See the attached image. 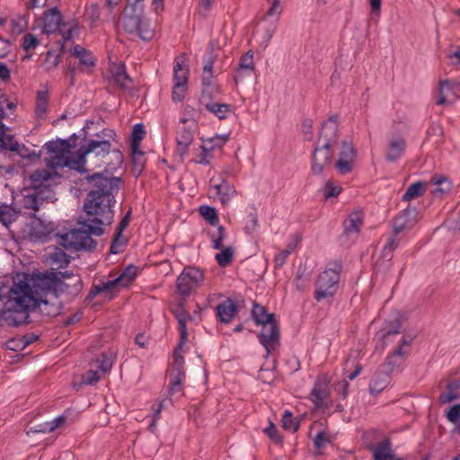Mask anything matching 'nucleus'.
<instances>
[{
  "label": "nucleus",
  "mask_w": 460,
  "mask_h": 460,
  "mask_svg": "<svg viewBox=\"0 0 460 460\" xmlns=\"http://www.w3.org/2000/svg\"><path fill=\"white\" fill-rule=\"evenodd\" d=\"M83 280L81 277L74 278V280L59 279L52 273L33 272L29 281L18 283V293L21 294L13 302L16 306L22 309V317L19 322L29 319V313L40 305H48L49 301L45 298L49 295L59 298L66 295L69 300H74L83 290Z\"/></svg>",
  "instance_id": "obj_1"
},
{
  "label": "nucleus",
  "mask_w": 460,
  "mask_h": 460,
  "mask_svg": "<svg viewBox=\"0 0 460 460\" xmlns=\"http://www.w3.org/2000/svg\"><path fill=\"white\" fill-rule=\"evenodd\" d=\"M77 146H43L45 147L44 163L46 169H37L30 176L33 189L46 188L52 192L49 181L54 177L60 178L64 168L78 172H86V155L94 152L102 146H81L76 153L71 151Z\"/></svg>",
  "instance_id": "obj_2"
},
{
  "label": "nucleus",
  "mask_w": 460,
  "mask_h": 460,
  "mask_svg": "<svg viewBox=\"0 0 460 460\" xmlns=\"http://www.w3.org/2000/svg\"><path fill=\"white\" fill-rule=\"evenodd\" d=\"M85 180L90 190L84 201L83 210L86 215L84 219L94 226L110 225L114 216V191L119 190L121 178L94 172L87 175Z\"/></svg>",
  "instance_id": "obj_3"
},
{
  "label": "nucleus",
  "mask_w": 460,
  "mask_h": 460,
  "mask_svg": "<svg viewBox=\"0 0 460 460\" xmlns=\"http://www.w3.org/2000/svg\"><path fill=\"white\" fill-rule=\"evenodd\" d=\"M78 224L81 226L79 228H74L59 235L60 244L74 252H93L97 246V242L91 235L101 236L104 233V229L101 226H94L84 218L79 219Z\"/></svg>",
  "instance_id": "obj_4"
},
{
  "label": "nucleus",
  "mask_w": 460,
  "mask_h": 460,
  "mask_svg": "<svg viewBox=\"0 0 460 460\" xmlns=\"http://www.w3.org/2000/svg\"><path fill=\"white\" fill-rule=\"evenodd\" d=\"M175 317L179 323L180 340L177 348L174 349V395H183V385L186 379L184 369V359L181 356L178 355V351L182 349L183 345L187 341L188 332L186 323L192 321L193 317L184 308V302L179 301L177 309L174 310Z\"/></svg>",
  "instance_id": "obj_5"
},
{
  "label": "nucleus",
  "mask_w": 460,
  "mask_h": 460,
  "mask_svg": "<svg viewBox=\"0 0 460 460\" xmlns=\"http://www.w3.org/2000/svg\"><path fill=\"white\" fill-rule=\"evenodd\" d=\"M58 31L62 36L60 51H63L64 42L71 40L75 35L78 34L79 27L74 20L65 22L60 11L57 7H52L44 12L42 32L51 34Z\"/></svg>",
  "instance_id": "obj_6"
},
{
  "label": "nucleus",
  "mask_w": 460,
  "mask_h": 460,
  "mask_svg": "<svg viewBox=\"0 0 460 460\" xmlns=\"http://www.w3.org/2000/svg\"><path fill=\"white\" fill-rule=\"evenodd\" d=\"M367 449L372 452L374 460H400L393 452L391 438H384L380 429H372L363 434Z\"/></svg>",
  "instance_id": "obj_7"
},
{
  "label": "nucleus",
  "mask_w": 460,
  "mask_h": 460,
  "mask_svg": "<svg viewBox=\"0 0 460 460\" xmlns=\"http://www.w3.org/2000/svg\"><path fill=\"white\" fill-rule=\"evenodd\" d=\"M144 13V12H138V9L136 11L130 6H125L119 23L127 33H137L143 40H150L154 36V31L146 24Z\"/></svg>",
  "instance_id": "obj_8"
},
{
  "label": "nucleus",
  "mask_w": 460,
  "mask_h": 460,
  "mask_svg": "<svg viewBox=\"0 0 460 460\" xmlns=\"http://www.w3.org/2000/svg\"><path fill=\"white\" fill-rule=\"evenodd\" d=\"M341 266L335 263V268L326 269L319 274L315 286L316 289L314 297L320 302L323 299L332 298L336 294L341 279Z\"/></svg>",
  "instance_id": "obj_9"
},
{
  "label": "nucleus",
  "mask_w": 460,
  "mask_h": 460,
  "mask_svg": "<svg viewBox=\"0 0 460 460\" xmlns=\"http://www.w3.org/2000/svg\"><path fill=\"white\" fill-rule=\"evenodd\" d=\"M189 76V60L185 54H181L174 59V102H182L186 99Z\"/></svg>",
  "instance_id": "obj_10"
},
{
  "label": "nucleus",
  "mask_w": 460,
  "mask_h": 460,
  "mask_svg": "<svg viewBox=\"0 0 460 460\" xmlns=\"http://www.w3.org/2000/svg\"><path fill=\"white\" fill-rule=\"evenodd\" d=\"M204 281L203 271L196 267H185L180 276L177 278V292L180 296H189Z\"/></svg>",
  "instance_id": "obj_11"
},
{
  "label": "nucleus",
  "mask_w": 460,
  "mask_h": 460,
  "mask_svg": "<svg viewBox=\"0 0 460 460\" xmlns=\"http://www.w3.org/2000/svg\"><path fill=\"white\" fill-rule=\"evenodd\" d=\"M18 284H15L10 289V296L6 303L4 304V309L0 311V322L4 321L8 326H20L24 323H28L29 320L24 319L22 322H19L22 316V309L14 305L16 297L21 294L18 293Z\"/></svg>",
  "instance_id": "obj_12"
},
{
  "label": "nucleus",
  "mask_w": 460,
  "mask_h": 460,
  "mask_svg": "<svg viewBox=\"0 0 460 460\" xmlns=\"http://www.w3.org/2000/svg\"><path fill=\"white\" fill-rule=\"evenodd\" d=\"M102 125L100 121H86L85 125L80 129L78 134H72L70 138L63 139L57 138L56 140L51 139L47 141L45 144H85L89 142V139H93L97 137V134L101 133Z\"/></svg>",
  "instance_id": "obj_13"
},
{
  "label": "nucleus",
  "mask_w": 460,
  "mask_h": 460,
  "mask_svg": "<svg viewBox=\"0 0 460 460\" xmlns=\"http://www.w3.org/2000/svg\"><path fill=\"white\" fill-rule=\"evenodd\" d=\"M260 343L266 351V357L274 350L279 342V328L277 321L261 325V331L257 334Z\"/></svg>",
  "instance_id": "obj_14"
},
{
  "label": "nucleus",
  "mask_w": 460,
  "mask_h": 460,
  "mask_svg": "<svg viewBox=\"0 0 460 460\" xmlns=\"http://www.w3.org/2000/svg\"><path fill=\"white\" fill-rule=\"evenodd\" d=\"M332 146H316L313 153L312 170L314 174H321L326 165L332 163Z\"/></svg>",
  "instance_id": "obj_15"
},
{
  "label": "nucleus",
  "mask_w": 460,
  "mask_h": 460,
  "mask_svg": "<svg viewBox=\"0 0 460 460\" xmlns=\"http://www.w3.org/2000/svg\"><path fill=\"white\" fill-rule=\"evenodd\" d=\"M363 226V217L358 211L352 212L343 222V233L341 240L344 243L343 239L354 240L358 237L361 227Z\"/></svg>",
  "instance_id": "obj_16"
},
{
  "label": "nucleus",
  "mask_w": 460,
  "mask_h": 460,
  "mask_svg": "<svg viewBox=\"0 0 460 460\" xmlns=\"http://www.w3.org/2000/svg\"><path fill=\"white\" fill-rule=\"evenodd\" d=\"M356 158L357 150L354 148V146H341L335 167L341 174H347L352 171Z\"/></svg>",
  "instance_id": "obj_17"
},
{
  "label": "nucleus",
  "mask_w": 460,
  "mask_h": 460,
  "mask_svg": "<svg viewBox=\"0 0 460 460\" xmlns=\"http://www.w3.org/2000/svg\"><path fill=\"white\" fill-rule=\"evenodd\" d=\"M34 192L23 196L22 207L27 209L38 211L44 200L50 199L54 192H49L46 188L34 189Z\"/></svg>",
  "instance_id": "obj_18"
},
{
  "label": "nucleus",
  "mask_w": 460,
  "mask_h": 460,
  "mask_svg": "<svg viewBox=\"0 0 460 460\" xmlns=\"http://www.w3.org/2000/svg\"><path fill=\"white\" fill-rule=\"evenodd\" d=\"M338 137V116L332 115L322 124L319 132L321 144H335Z\"/></svg>",
  "instance_id": "obj_19"
},
{
  "label": "nucleus",
  "mask_w": 460,
  "mask_h": 460,
  "mask_svg": "<svg viewBox=\"0 0 460 460\" xmlns=\"http://www.w3.org/2000/svg\"><path fill=\"white\" fill-rule=\"evenodd\" d=\"M330 380L327 375L318 376L311 391V401L315 406H320L329 396Z\"/></svg>",
  "instance_id": "obj_20"
},
{
  "label": "nucleus",
  "mask_w": 460,
  "mask_h": 460,
  "mask_svg": "<svg viewBox=\"0 0 460 460\" xmlns=\"http://www.w3.org/2000/svg\"><path fill=\"white\" fill-rule=\"evenodd\" d=\"M238 305L231 298H226L216 306L217 319L224 324H229L238 314Z\"/></svg>",
  "instance_id": "obj_21"
},
{
  "label": "nucleus",
  "mask_w": 460,
  "mask_h": 460,
  "mask_svg": "<svg viewBox=\"0 0 460 460\" xmlns=\"http://www.w3.org/2000/svg\"><path fill=\"white\" fill-rule=\"evenodd\" d=\"M102 146L101 147H102ZM110 147L111 146H107ZM102 152H103V160L102 163L105 164V170L102 172L104 175L110 176V174H112L114 171H116L119 167L121 166L123 163V154L121 151L118 149L105 150L104 148H102Z\"/></svg>",
  "instance_id": "obj_22"
},
{
  "label": "nucleus",
  "mask_w": 460,
  "mask_h": 460,
  "mask_svg": "<svg viewBox=\"0 0 460 460\" xmlns=\"http://www.w3.org/2000/svg\"><path fill=\"white\" fill-rule=\"evenodd\" d=\"M73 55L79 60V69L84 71L95 66V60L92 53L85 48L75 45L74 47Z\"/></svg>",
  "instance_id": "obj_23"
},
{
  "label": "nucleus",
  "mask_w": 460,
  "mask_h": 460,
  "mask_svg": "<svg viewBox=\"0 0 460 460\" xmlns=\"http://www.w3.org/2000/svg\"><path fill=\"white\" fill-rule=\"evenodd\" d=\"M211 183L223 204L228 202L235 195L234 187L225 179H221L217 183L212 179Z\"/></svg>",
  "instance_id": "obj_24"
},
{
  "label": "nucleus",
  "mask_w": 460,
  "mask_h": 460,
  "mask_svg": "<svg viewBox=\"0 0 460 460\" xmlns=\"http://www.w3.org/2000/svg\"><path fill=\"white\" fill-rule=\"evenodd\" d=\"M131 146V159H132V172L136 177L140 176L143 172L146 158L145 152L140 150V146Z\"/></svg>",
  "instance_id": "obj_25"
},
{
  "label": "nucleus",
  "mask_w": 460,
  "mask_h": 460,
  "mask_svg": "<svg viewBox=\"0 0 460 460\" xmlns=\"http://www.w3.org/2000/svg\"><path fill=\"white\" fill-rule=\"evenodd\" d=\"M389 376L386 373L376 372L369 382V392L376 396L384 391L389 385Z\"/></svg>",
  "instance_id": "obj_26"
},
{
  "label": "nucleus",
  "mask_w": 460,
  "mask_h": 460,
  "mask_svg": "<svg viewBox=\"0 0 460 460\" xmlns=\"http://www.w3.org/2000/svg\"><path fill=\"white\" fill-rule=\"evenodd\" d=\"M20 211L13 205L0 202V223L5 227H9L19 217Z\"/></svg>",
  "instance_id": "obj_27"
},
{
  "label": "nucleus",
  "mask_w": 460,
  "mask_h": 460,
  "mask_svg": "<svg viewBox=\"0 0 460 460\" xmlns=\"http://www.w3.org/2000/svg\"><path fill=\"white\" fill-rule=\"evenodd\" d=\"M3 150H9L16 153L19 156L23 159H27L29 163L32 164L40 158L42 151L36 153L35 151H30L27 146H0Z\"/></svg>",
  "instance_id": "obj_28"
},
{
  "label": "nucleus",
  "mask_w": 460,
  "mask_h": 460,
  "mask_svg": "<svg viewBox=\"0 0 460 460\" xmlns=\"http://www.w3.org/2000/svg\"><path fill=\"white\" fill-rule=\"evenodd\" d=\"M252 317L257 325H262L276 321L274 314H269L264 306L257 303H253Z\"/></svg>",
  "instance_id": "obj_29"
},
{
  "label": "nucleus",
  "mask_w": 460,
  "mask_h": 460,
  "mask_svg": "<svg viewBox=\"0 0 460 460\" xmlns=\"http://www.w3.org/2000/svg\"><path fill=\"white\" fill-rule=\"evenodd\" d=\"M454 92H460V82L455 84H451L448 81H442L439 84L438 89V98L436 101L438 105L447 104L449 101L447 100L448 94Z\"/></svg>",
  "instance_id": "obj_30"
},
{
  "label": "nucleus",
  "mask_w": 460,
  "mask_h": 460,
  "mask_svg": "<svg viewBox=\"0 0 460 460\" xmlns=\"http://www.w3.org/2000/svg\"><path fill=\"white\" fill-rule=\"evenodd\" d=\"M204 108L217 116L219 119H225L232 113L231 106L226 103L209 102L204 106Z\"/></svg>",
  "instance_id": "obj_31"
},
{
  "label": "nucleus",
  "mask_w": 460,
  "mask_h": 460,
  "mask_svg": "<svg viewBox=\"0 0 460 460\" xmlns=\"http://www.w3.org/2000/svg\"><path fill=\"white\" fill-rule=\"evenodd\" d=\"M116 354L111 351L101 353L96 358L97 369L102 373L110 372L116 361Z\"/></svg>",
  "instance_id": "obj_32"
},
{
  "label": "nucleus",
  "mask_w": 460,
  "mask_h": 460,
  "mask_svg": "<svg viewBox=\"0 0 460 460\" xmlns=\"http://www.w3.org/2000/svg\"><path fill=\"white\" fill-rule=\"evenodd\" d=\"M114 83L122 89H128L132 83L124 65H119L112 74Z\"/></svg>",
  "instance_id": "obj_33"
},
{
  "label": "nucleus",
  "mask_w": 460,
  "mask_h": 460,
  "mask_svg": "<svg viewBox=\"0 0 460 460\" xmlns=\"http://www.w3.org/2000/svg\"><path fill=\"white\" fill-rule=\"evenodd\" d=\"M183 124H187L183 128L181 137L176 144H191L194 141V134L197 125L193 119H182Z\"/></svg>",
  "instance_id": "obj_34"
},
{
  "label": "nucleus",
  "mask_w": 460,
  "mask_h": 460,
  "mask_svg": "<svg viewBox=\"0 0 460 460\" xmlns=\"http://www.w3.org/2000/svg\"><path fill=\"white\" fill-rule=\"evenodd\" d=\"M138 274V268L133 264L128 265L118 276L120 281V288L130 286Z\"/></svg>",
  "instance_id": "obj_35"
},
{
  "label": "nucleus",
  "mask_w": 460,
  "mask_h": 460,
  "mask_svg": "<svg viewBox=\"0 0 460 460\" xmlns=\"http://www.w3.org/2000/svg\"><path fill=\"white\" fill-rule=\"evenodd\" d=\"M213 150L214 146H210L209 148L207 147V146H199V147L194 150L191 161L196 164L208 165L210 163L209 157L211 156V153Z\"/></svg>",
  "instance_id": "obj_36"
},
{
  "label": "nucleus",
  "mask_w": 460,
  "mask_h": 460,
  "mask_svg": "<svg viewBox=\"0 0 460 460\" xmlns=\"http://www.w3.org/2000/svg\"><path fill=\"white\" fill-rule=\"evenodd\" d=\"M238 66L239 68L234 77L235 81H237L239 77L243 76V72L248 71L251 73L253 71V54L252 53V51H248L247 53L241 57Z\"/></svg>",
  "instance_id": "obj_37"
},
{
  "label": "nucleus",
  "mask_w": 460,
  "mask_h": 460,
  "mask_svg": "<svg viewBox=\"0 0 460 460\" xmlns=\"http://www.w3.org/2000/svg\"><path fill=\"white\" fill-rule=\"evenodd\" d=\"M426 190V184L421 181H417L411 184L404 194L402 195V200L410 201L416 198L422 196Z\"/></svg>",
  "instance_id": "obj_38"
},
{
  "label": "nucleus",
  "mask_w": 460,
  "mask_h": 460,
  "mask_svg": "<svg viewBox=\"0 0 460 460\" xmlns=\"http://www.w3.org/2000/svg\"><path fill=\"white\" fill-rule=\"evenodd\" d=\"M407 351L402 350V347H398L394 351L386 357V365L389 371H394L395 367H399L403 362V356Z\"/></svg>",
  "instance_id": "obj_39"
},
{
  "label": "nucleus",
  "mask_w": 460,
  "mask_h": 460,
  "mask_svg": "<svg viewBox=\"0 0 460 460\" xmlns=\"http://www.w3.org/2000/svg\"><path fill=\"white\" fill-rule=\"evenodd\" d=\"M112 141H116L115 131L109 128H102L101 133L93 139H89L86 144H111Z\"/></svg>",
  "instance_id": "obj_40"
},
{
  "label": "nucleus",
  "mask_w": 460,
  "mask_h": 460,
  "mask_svg": "<svg viewBox=\"0 0 460 460\" xmlns=\"http://www.w3.org/2000/svg\"><path fill=\"white\" fill-rule=\"evenodd\" d=\"M400 239L394 235H390L385 244L384 245L381 252V256L383 259L386 260L387 261L391 262L393 259V253L394 251L399 246Z\"/></svg>",
  "instance_id": "obj_41"
},
{
  "label": "nucleus",
  "mask_w": 460,
  "mask_h": 460,
  "mask_svg": "<svg viewBox=\"0 0 460 460\" xmlns=\"http://www.w3.org/2000/svg\"><path fill=\"white\" fill-rule=\"evenodd\" d=\"M200 104L205 106L208 102H213V97L218 93L219 89L217 84L201 85Z\"/></svg>",
  "instance_id": "obj_42"
},
{
  "label": "nucleus",
  "mask_w": 460,
  "mask_h": 460,
  "mask_svg": "<svg viewBox=\"0 0 460 460\" xmlns=\"http://www.w3.org/2000/svg\"><path fill=\"white\" fill-rule=\"evenodd\" d=\"M59 63L60 54H57L54 50H48L42 66L48 73H50L58 66Z\"/></svg>",
  "instance_id": "obj_43"
},
{
  "label": "nucleus",
  "mask_w": 460,
  "mask_h": 460,
  "mask_svg": "<svg viewBox=\"0 0 460 460\" xmlns=\"http://www.w3.org/2000/svg\"><path fill=\"white\" fill-rule=\"evenodd\" d=\"M213 66L214 60L212 58H208L203 66V71L201 75V85L216 84L215 76L213 73Z\"/></svg>",
  "instance_id": "obj_44"
},
{
  "label": "nucleus",
  "mask_w": 460,
  "mask_h": 460,
  "mask_svg": "<svg viewBox=\"0 0 460 460\" xmlns=\"http://www.w3.org/2000/svg\"><path fill=\"white\" fill-rule=\"evenodd\" d=\"M199 211L202 217L206 219L210 225H217L219 219L215 208L202 205L199 207Z\"/></svg>",
  "instance_id": "obj_45"
},
{
  "label": "nucleus",
  "mask_w": 460,
  "mask_h": 460,
  "mask_svg": "<svg viewBox=\"0 0 460 460\" xmlns=\"http://www.w3.org/2000/svg\"><path fill=\"white\" fill-rule=\"evenodd\" d=\"M282 427L284 429L293 433L296 432L299 429V421L293 417V414L288 410H286L283 413Z\"/></svg>",
  "instance_id": "obj_46"
},
{
  "label": "nucleus",
  "mask_w": 460,
  "mask_h": 460,
  "mask_svg": "<svg viewBox=\"0 0 460 460\" xmlns=\"http://www.w3.org/2000/svg\"><path fill=\"white\" fill-rule=\"evenodd\" d=\"M128 242V239L123 237L122 234L115 233L110 246V252L112 254L121 253L127 246Z\"/></svg>",
  "instance_id": "obj_47"
},
{
  "label": "nucleus",
  "mask_w": 460,
  "mask_h": 460,
  "mask_svg": "<svg viewBox=\"0 0 460 460\" xmlns=\"http://www.w3.org/2000/svg\"><path fill=\"white\" fill-rule=\"evenodd\" d=\"M233 257L234 250L232 247L228 246L217 253L215 259L219 266L226 267L232 261Z\"/></svg>",
  "instance_id": "obj_48"
},
{
  "label": "nucleus",
  "mask_w": 460,
  "mask_h": 460,
  "mask_svg": "<svg viewBox=\"0 0 460 460\" xmlns=\"http://www.w3.org/2000/svg\"><path fill=\"white\" fill-rule=\"evenodd\" d=\"M146 131L143 123L133 126L130 134V144H139L146 137Z\"/></svg>",
  "instance_id": "obj_49"
},
{
  "label": "nucleus",
  "mask_w": 460,
  "mask_h": 460,
  "mask_svg": "<svg viewBox=\"0 0 460 460\" xmlns=\"http://www.w3.org/2000/svg\"><path fill=\"white\" fill-rule=\"evenodd\" d=\"M313 442L316 449V454H322V449L329 444L331 440L324 430H320L315 437L313 438Z\"/></svg>",
  "instance_id": "obj_50"
},
{
  "label": "nucleus",
  "mask_w": 460,
  "mask_h": 460,
  "mask_svg": "<svg viewBox=\"0 0 460 460\" xmlns=\"http://www.w3.org/2000/svg\"><path fill=\"white\" fill-rule=\"evenodd\" d=\"M71 413H73V410L66 409L61 415L58 416L51 421H48L47 429L55 430L57 428L64 425Z\"/></svg>",
  "instance_id": "obj_51"
},
{
  "label": "nucleus",
  "mask_w": 460,
  "mask_h": 460,
  "mask_svg": "<svg viewBox=\"0 0 460 460\" xmlns=\"http://www.w3.org/2000/svg\"><path fill=\"white\" fill-rule=\"evenodd\" d=\"M341 190V186L334 185L332 182L328 181L321 190L323 191V198L327 200L331 198L338 197Z\"/></svg>",
  "instance_id": "obj_52"
},
{
  "label": "nucleus",
  "mask_w": 460,
  "mask_h": 460,
  "mask_svg": "<svg viewBox=\"0 0 460 460\" xmlns=\"http://www.w3.org/2000/svg\"><path fill=\"white\" fill-rule=\"evenodd\" d=\"M403 151V146H389L388 149L385 152L386 161L390 163H394L402 156Z\"/></svg>",
  "instance_id": "obj_53"
},
{
  "label": "nucleus",
  "mask_w": 460,
  "mask_h": 460,
  "mask_svg": "<svg viewBox=\"0 0 460 460\" xmlns=\"http://www.w3.org/2000/svg\"><path fill=\"white\" fill-rule=\"evenodd\" d=\"M40 44L39 40L34 34L26 33L22 37V48L25 51L33 50Z\"/></svg>",
  "instance_id": "obj_54"
},
{
  "label": "nucleus",
  "mask_w": 460,
  "mask_h": 460,
  "mask_svg": "<svg viewBox=\"0 0 460 460\" xmlns=\"http://www.w3.org/2000/svg\"><path fill=\"white\" fill-rule=\"evenodd\" d=\"M295 245L289 244L288 249H285L275 255L274 263L276 268H281L287 261V259L294 250Z\"/></svg>",
  "instance_id": "obj_55"
},
{
  "label": "nucleus",
  "mask_w": 460,
  "mask_h": 460,
  "mask_svg": "<svg viewBox=\"0 0 460 460\" xmlns=\"http://www.w3.org/2000/svg\"><path fill=\"white\" fill-rule=\"evenodd\" d=\"M263 431L274 443L279 444L282 442V437L272 421H269V426Z\"/></svg>",
  "instance_id": "obj_56"
},
{
  "label": "nucleus",
  "mask_w": 460,
  "mask_h": 460,
  "mask_svg": "<svg viewBox=\"0 0 460 460\" xmlns=\"http://www.w3.org/2000/svg\"><path fill=\"white\" fill-rule=\"evenodd\" d=\"M42 305H40V306H38V308L40 310V312L48 316H57L58 314H60L62 308H63V305L61 303H58L57 305L55 304H49L48 305H44V309L40 308ZM37 307L34 309L36 310Z\"/></svg>",
  "instance_id": "obj_57"
},
{
  "label": "nucleus",
  "mask_w": 460,
  "mask_h": 460,
  "mask_svg": "<svg viewBox=\"0 0 460 460\" xmlns=\"http://www.w3.org/2000/svg\"><path fill=\"white\" fill-rule=\"evenodd\" d=\"M42 273H52L53 275H56L59 279H65L67 280H74V278L75 277H81L80 275L75 274L73 271L70 270H65L61 271L58 269H50L49 270H44L41 271Z\"/></svg>",
  "instance_id": "obj_58"
},
{
  "label": "nucleus",
  "mask_w": 460,
  "mask_h": 460,
  "mask_svg": "<svg viewBox=\"0 0 460 460\" xmlns=\"http://www.w3.org/2000/svg\"><path fill=\"white\" fill-rule=\"evenodd\" d=\"M52 260L58 264L59 268H65L70 262V257L61 250L53 253Z\"/></svg>",
  "instance_id": "obj_59"
},
{
  "label": "nucleus",
  "mask_w": 460,
  "mask_h": 460,
  "mask_svg": "<svg viewBox=\"0 0 460 460\" xmlns=\"http://www.w3.org/2000/svg\"><path fill=\"white\" fill-rule=\"evenodd\" d=\"M48 110V93L45 92H39L37 94V108L38 113H45Z\"/></svg>",
  "instance_id": "obj_60"
},
{
  "label": "nucleus",
  "mask_w": 460,
  "mask_h": 460,
  "mask_svg": "<svg viewBox=\"0 0 460 460\" xmlns=\"http://www.w3.org/2000/svg\"><path fill=\"white\" fill-rule=\"evenodd\" d=\"M101 379V376L98 373V370H89L87 371L82 378V381L84 385H95Z\"/></svg>",
  "instance_id": "obj_61"
},
{
  "label": "nucleus",
  "mask_w": 460,
  "mask_h": 460,
  "mask_svg": "<svg viewBox=\"0 0 460 460\" xmlns=\"http://www.w3.org/2000/svg\"><path fill=\"white\" fill-rule=\"evenodd\" d=\"M446 416L450 422L457 424L460 421V403L452 406Z\"/></svg>",
  "instance_id": "obj_62"
},
{
  "label": "nucleus",
  "mask_w": 460,
  "mask_h": 460,
  "mask_svg": "<svg viewBox=\"0 0 460 460\" xmlns=\"http://www.w3.org/2000/svg\"><path fill=\"white\" fill-rule=\"evenodd\" d=\"M270 4V8L267 11L268 16H277V18L279 17V15L282 13V6L279 4V0H266Z\"/></svg>",
  "instance_id": "obj_63"
},
{
  "label": "nucleus",
  "mask_w": 460,
  "mask_h": 460,
  "mask_svg": "<svg viewBox=\"0 0 460 460\" xmlns=\"http://www.w3.org/2000/svg\"><path fill=\"white\" fill-rule=\"evenodd\" d=\"M86 15L91 21L92 25L95 23L100 18V7L97 4H92L86 9Z\"/></svg>",
  "instance_id": "obj_64"
}]
</instances>
